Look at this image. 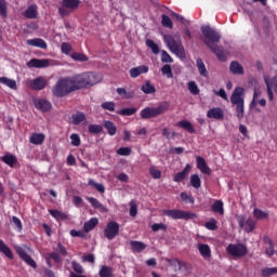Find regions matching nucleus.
<instances>
[{"label": "nucleus", "instance_id": "14", "mask_svg": "<svg viewBox=\"0 0 277 277\" xmlns=\"http://www.w3.org/2000/svg\"><path fill=\"white\" fill-rule=\"evenodd\" d=\"M28 68H49L51 60L49 58H32L27 63Z\"/></svg>", "mask_w": 277, "mask_h": 277}, {"label": "nucleus", "instance_id": "28", "mask_svg": "<svg viewBox=\"0 0 277 277\" xmlns=\"http://www.w3.org/2000/svg\"><path fill=\"white\" fill-rule=\"evenodd\" d=\"M229 70L233 75H243V66L239 62H232L229 65Z\"/></svg>", "mask_w": 277, "mask_h": 277}, {"label": "nucleus", "instance_id": "50", "mask_svg": "<svg viewBox=\"0 0 277 277\" xmlns=\"http://www.w3.org/2000/svg\"><path fill=\"white\" fill-rule=\"evenodd\" d=\"M275 274H277V266L276 267H267V268H263L262 269V276L263 277H269V276H274Z\"/></svg>", "mask_w": 277, "mask_h": 277}, {"label": "nucleus", "instance_id": "12", "mask_svg": "<svg viewBox=\"0 0 277 277\" xmlns=\"http://www.w3.org/2000/svg\"><path fill=\"white\" fill-rule=\"evenodd\" d=\"M16 252L22 261H24L27 265L32 267V269H36L38 267V264L34 259H31V255L27 254V251L23 249L22 247L16 248Z\"/></svg>", "mask_w": 277, "mask_h": 277}, {"label": "nucleus", "instance_id": "37", "mask_svg": "<svg viewBox=\"0 0 277 277\" xmlns=\"http://www.w3.org/2000/svg\"><path fill=\"white\" fill-rule=\"evenodd\" d=\"M2 161L6 163V166H10V168H14V163H16V156L13 155H5L2 157Z\"/></svg>", "mask_w": 277, "mask_h": 277}, {"label": "nucleus", "instance_id": "32", "mask_svg": "<svg viewBox=\"0 0 277 277\" xmlns=\"http://www.w3.org/2000/svg\"><path fill=\"white\" fill-rule=\"evenodd\" d=\"M44 142V134L42 133H34L30 136V144H35L36 146H40Z\"/></svg>", "mask_w": 277, "mask_h": 277}, {"label": "nucleus", "instance_id": "3", "mask_svg": "<svg viewBox=\"0 0 277 277\" xmlns=\"http://www.w3.org/2000/svg\"><path fill=\"white\" fill-rule=\"evenodd\" d=\"M76 90H81V88H90L96 85L101 81V76L94 72H84L72 77Z\"/></svg>", "mask_w": 277, "mask_h": 277}, {"label": "nucleus", "instance_id": "64", "mask_svg": "<svg viewBox=\"0 0 277 277\" xmlns=\"http://www.w3.org/2000/svg\"><path fill=\"white\" fill-rule=\"evenodd\" d=\"M130 215L131 217H135L137 215V205L133 200L130 202Z\"/></svg>", "mask_w": 277, "mask_h": 277}, {"label": "nucleus", "instance_id": "38", "mask_svg": "<svg viewBox=\"0 0 277 277\" xmlns=\"http://www.w3.org/2000/svg\"><path fill=\"white\" fill-rule=\"evenodd\" d=\"M50 215L55 220H66L68 215L60 210H49Z\"/></svg>", "mask_w": 277, "mask_h": 277}, {"label": "nucleus", "instance_id": "57", "mask_svg": "<svg viewBox=\"0 0 277 277\" xmlns=\"http://www.w3.org/2000/svg\"><path fill=\"white\" fill-rule=\"evenodd\" d=\"M98 274L101 277H111V268L108 266H102Z\"/></svg>", "mask_w": 277, "mask_h": 277}, {"label": "nucleus", "instance_id": "23", "mask_svg": "<svg viewBox=\"0 0 277 277\" xmlns=\"http://www.w3.org/2000/svg\"><path fill=\"white\" fill-rule=\"evenodd\" d=\"M26 42L29 47H37L38 49H47V41L40 38L28 39Z\"/></svg>", "mask_w": 277, "mask_h": 277}, {"label": "nucleus", "instance_id": "22", "mask_svg": "<svg viewBox=\"0 0 277 277\" xmlns=\"http://www.w3.org/2000/svg\"><path fill=\"white\" fill-rule=\"evenodd\" d=\"M96 226H98V219L92 217L83 224V230L84 233H90L91 230H94Z\"/></svg>", "mask_w": 277, "mask_h": 277}, {"label": "nucleus", "instance_id": "20", "mask_svg": "<svg viewBox=\"0 0 277 277\" xmlns=\"http://www.w3.org/2000/svg\"><path fill=\"white\" fill-rule=\"evenodd\" d=\"M197 161V168L198 170H200V172H202V174H211V168H209V166H207V161L205 160V158L197 156L196 158Z\"/></svg>", "mask_w": 277, "mask_h": 277}, {"label": "nucleus", "instance_id": "19", "mask_svg": "<svg viewBox=\"0 0 277 277\" xmlns=\"http://www.w3.org/2000/svg\"><path fill=\"white\" fill-rule=\"evenodd\" d=\"M34 105L36 109H39L40 111H51V102L47 100H35Z\"/></svg>", "mask_w": 277, "mask_h": 277}, {"label": "nucleus", "instance_id": "39", "mask_svg": "<svg viewBox=\"0 0 277 277\" xmlns=\"http://www.w3.org/2000/svg\"><path fill=\"white\" fill-rule=\"evenodd\" d=\"M89 185L91 187H94L100 194H105V185L96 183V181H94L93 179L89 180Z\"/></svg>", "mask_w": 277, "mask_h": 277}, {"label": "nucleus", "instance_id": "5", "mask_svg": "<svg viewBox=\"0 0 277 277\" xmlns=\"http://www.w3.org/2000/svg\"><path fill=\"white\" fill-rule=\"evenodd\" d=\"M170 109V102H162L157 107H145L141 110V118L143 120H150V118H157Z\"/></svg>", "mask_w": 277, "mask_h": 277}, {"label": "nucleus", "instance_id": "55", "mask_svg": "<svg viewBox=\"0 0 277 277\" xmlns=\"http://www.w3.org/2000/svg\"><path fill=\"white\" fill-rule=\"evenodd\" d=\"M131 153V147H120L119 149H117V155H120V157H129Z\"/></svg>", "mask_w": 277, "mask_h": 277}, {"label": "nucleus", "instance_id": "35", "mask_svg": "<svg viewBox=\"0 0 277 277\" xmlns=\"http://www.w3.org/2000/svg\"><path fill=\"white\" fill-rule=\"evenodd\" d=\"M177 127H181L182 129H185V131H188V133H195L194 126H192V122L187 120H183L177 122Z\"/></svg>", "mask_w": 277, "mask_h": 277}, {"label": "nucleus", "instance_id": "33", "mask_svg": "<svg viewBox=\"0 0 277 277\" xmlns=\"http://www.w3.org/2000/svg\"><path fill=\"white\" fill-rule=\"evenodd\" d=\"M141 90L144 94H155V92H157V89H155V85H153L149 80L142 85Z\"/></svg>", "mask_w": 277, "mask_h": 277}, {"label": "nucleus", "instance_id": "4", "mask_svg": "<svg viewBox=\"0 0 277 277\" xmlns=\"http://www.w3.org/2000/svg\"><path fill=\"white\" fill-rule=\"evenodd\" d=\"M163 40L168 49L171 51V53H174L176 57H180V60H185V57H187L185 54V48L183 47V41H181L180 37L174 39V37L171 35H164Z\"/></svg>", "mask_w": 277, "mask_h": 277}, {"label": "nucleus", "instance_id": "56", "mask_svg": "<svg viewBox=\"0 0 277 277\" xmlns=\"http://www.w3.org/2000/svg\"><path fill=\"white\" fill-rule=\"evenodd\" d=\"M71 146H81V137L77 133L70 135Z\"/></svg>", "mask_w": 277, "mask_h": 277}, {"label": "nucleus", "instance_id": "21", "mask_svg": "<svg viewBox=\"0 0 277 277\" xmlns=\"http://www.w3.org/2000/svg\"><path fill=\"white\" fill-rule=\"evenodd\" d=\"M197 248L205 261H209V259H211V247H209V245L199 243Z\"/></svg>", "mask_w": 277, "mask_h": 277}, {"label": "nucleus", "instance_id": "13", "mask_svg": "<svg viewBox=\"0 0 277 277\" xmlns=\"http://www.w3.org/2000/svg\"><path fill=\"white\" fill-rule=\"evenodd\" d=\"M230 103L232 105H243L245 101H243V88L241 87H237L232 96H230Z\"/></svg>", "mask_w": 277, "mask_h": 277}, {"label": "nucleus", "instance_id": "46", "mask_svg": "<svg viewBox=\"0 0 277 277\" xmlns=\"http://www.w3.org/2000/svg\"><path fill=\"white\" fill-rule=\"evenodd\" d=\"M161 25L162 27H167L168 29H172L174 27V24H172V19L166 14L162 15Z\"/></svg>", "mask_w": 277, "mask_h": 277}, {"label": "nucleus", "instance_id": "8", "mask_svg": "<svg viewBox=\"0 0 277 277\" xmlns=\"http://www.w3.org/2000/svg\"><path fill=\"white\" fill-rule=\"evenodd\" d=\"M227 253L230 254V256H234L235 259H242V256H246L248 254V247L243 243H230L227 246Z\"/></svg>", "mask_w": 277, "mask_h": 277}, {"label": "nucleus", "instance_id": "17", "mask_svg": "<svg viewBox=\"0 0 277 277\" xmlns=\"http://www.w3.org/2000/svg\"><path fill=\"white\" fill-rule=\"evenodd\" d=\"M31 90H44L47 88V78L38 77L30 81Z\"/></svg>", "mask_w": 277, "mask_h": 277}, {"label": "nucleus", "instance_id": "41", "mask_svg": "<svg viewBox=\"0 0 277 277\" xmlns=\"http://www.w3.org/2000/svg\"><path fill=\"white\" fill-rule=\"evenodd\" d=\"M188 90L190 94H193L194 96H198V94H200V89L198 88V84L196 83V81L188 82Z\"/></svg>", "mask_w": 277, "mask_h": 277}, {"label": "nucleus", "instance_id": "36", "mask_svg": "<svg viewBox=\"0 0 277 277\" xmlns=\"http://www.w3.org/2000/svg\"><path fill=\"white\" fill-rule=\"evenodd\" d=\"M190 185L195 189H200V187L202 186V182L200 181V176L198 174H193L190 176Z\"/></svg>", "mask_w": 277, "mask_h": 277}, {"label": "nucleus", "instance_id": "44", "mask_svg": "<svg viewBox=\"0 0 277 277\" xmlns=\"http://www.w3.org/2000/svg\"><path fill=\"white\" fill-rule=\"evenodd\" d=\"M161 72L167 77V79H172V77H174V74H172V67L168 64L162 66Z\"/></svg>", "mask_w": 277, "mask_h": 277}, {"label": "nucleus", "instance_id": "51", "mask_svg": "<svg viewBox=\"0 0 277 277\" xmlns=\"http://www.w3.org/2000/svg\"><path fill=\"white\" fill-rule=\"evenodd\" d=\"M161 62L163 64H172L174 62V60L172 58V56H170V54H168L166 52V50L161 51Z\"/></svg>", "mask_w": 277, "mask_h": 277}, {"label": "nucleus", "instance_id": "9", "mask_svg": "<svg viewBox=\"0 0 277 277\" xmlns=\"http://www.w3.org/2000/svg\"><path fill=\"white\" fill-rule=\"evenodd\" d=\"M119 233H120V224H118V222L111 221L107 223L106 228L104 230V235L106 239L111 241V239H116V237H118Z\"/></svg>", "mask_w": 277, "mask_h": 277}, {"label": "nucleus", "instance_id": "48", "mask_svg": "<svg viewBox=\"0 0 277 277\" xmlns=\"http://www.w3.org/2000/svg\"><path fill=\"white\" fill-rule=\"evenodd\" d=\"M205 227L208 230H217V221H215V219H210L208 222L205 223Z\"/></svg>", "mask_w": 277, "mask_h": 277}, {"label": "nucleus", "instance_id": "61", "mask_svg": "<svg viewBox=\"0 0 277 277\" xmlns=\"http://www.w3.org/2000/svg\"><path fill=\"white\" fill-rule=\"evenodd\" d=\"M61 50H62V53H64L65 55H68V53L72 51V45H70V43L68 42H63L61 44Z\"/></svg>", "mask_w": 277, "mask_h": 277}, {"label": "nucleus", "instance_id": "31", "mask_svg": "<svg viewBox=\"0 0 277 277\" xmlns=\"http://www.w3.org/2000/svg\"><path fill=\"white\" fill-rule=\"evenodd\" d=\"M0 252H2V254H5L8 259H14V253H12V250L10 249V247H8V245H5V242H3V240H0Z\"/></svg>", "mask_w": 277, "mask_h": 277}, {"label": "nucleus", "instance_id": "62", "mask_svg": "<svg viewBox=\"0 0 277 277\" xmlns=\"http://www.w3.org/2000/svg\"><path fill=\"white\" fill-rule=\"evenodd\" d=\"M181 199L184 200V202H189L190 205H194L196 200L192 195H187V193H181Z\"/></svg>", "mask_w": 277, "mask_h": 277}, {"label": "nucleus", "instance_id": "27", "mask_svg": "<svg viewBox=\"0 0 277 277\" xmlns=\"http://www.w3.org/2000/svg\"><path fill=\"white\" fill-rule=\"evenodd\" d=\"M196 66L201 77H209V71L207 70V66L205 65V62L202 61V58L196 60Z\"/></svg>", "mask_w": 277, "mask_h": 277}, {"label": "nucleus", "instance_id": "49", "mask_svg": "<svg viewBox=\"0 0 277 277\" xmlns=\"http://www.w3.org/2000/svg\"><path fill=\"white\" fill-rule=\"evenodd\" d=\"M101 107L106 111H116V103L114 102H104L101 104Z\"/></svg>", "mask_w": 277, "mask_h": 277}, {"label": "nucleus", "instance_id": "16", "mask_svg": "<svg viewBox=\"0 0 277 277\" xmlns=\"http://www.w3.org/2000/svg\"><path fill=\"white\" fill-rule=\"evenodd\" d=\"M88 202L93 207V209H96L97 211H101V213H109V209L101 203L98 199L94 197H87Z\"/></svg>", "mask_w": 277, "mask_h": 277}, {"label": "nucleus", "instance_id": "40", "mask_svg": "<svg viewBox=\"0 0 277 277\" xmlns=\"http://www.w3.org/2000/svg\"><path fill=\"white\" fill-rule=\"evenodd\" d=\"M236 116H237L238 120H243V117L246 116L245 104L236 105Z\"/></svg>", "mask_w": 277, "mask_h": 277}, {"label": "nucleus", "instance_id": "60", "mask_svg": "<svg viewBox=\"0 0 277 277\" xmlns=\"http://www.w3.org/2000/svg\"><path fill=\"white\" fill-rule=\"evenodd\" d=\"M261 96V90L254 89L253 93V100L251 101L250 107L253 109V107H256V101Z\"/></svg>", "mask_w": 277, "mask_h": 277}, {"label": "nucleus", "instance_id": "10", "mask_svg": "<svg viewBox=\"0 0 277 277\" xmlns=\"http://www.w3.org/2000/svg\"><path fill=\"white\" fill-rule=\"evenodd\" d=\"M239 228H243L246 233H252L256 228V221L248 219L246 221L245 215H239L237 217Z\"/></svg>", "mask_w": 277, "mask_h": 277}, {"label": "nucleus", "instance_id": "47", "mask_svg": "<svg viewBox=\"0 0 277 277\" xmlns=\"http://www.w3.org/2000/svg\"><path fill=\"white\" fill-rule=\"evenodd\" d=\"M137 113V108H123L121 110H117L119 116H133V114Z\"/></svg>", "mask_w": 277, "mask_h": 277}, {"label": "nucleus", "instance_id": "2", "mask_svg": "<svg viewBox=\"0 0 277 277\" xmlns=\"http://www.w3.org/2000/svg\"><path fill=\"white\" fill-rule=\"evenodd\" d=\"M75 91H77V87L75 84L74 78H64L56 82L52 89V94L58 98H63V96H66L67 94H70V92Z\"/></svg>", "mask_w": 277, "mask_h": 277}, {"label": "nucleus", "instance_id": "6", "mask_svg": "<svg viewBox=\"0 0 277 277\" xmlns=\"http://www.w3.org/2000/svg\"><path fill=\"white\" fill-rule=\"evenodd\" d=\"M79 5H81V0H62L61 6L58 8V14L61 18H66V16H70L71 12H75V10H79Z\"/></svg>", "mask_w": 277, "mask_h": 277}, {"label": "nucleus", "instance_id": "24", "mask_svg": "<svg viewBox=\"0 0 277 277\" xmlns=\"http://www.w3.org/2000/svg\"><path fill=\"white\" fill-rule=\"evenodd\" d=\"M131 250L132 252H144L146 250V243L137 240H131L130 241Z\"/></svg>", "mask_w": 277, "mask_h": 277}, {"label": "nucleus", "instance_id": "25", "mask_svg": "<svg viewBox=\"0 0 277 277\" xmlns=\"http://www.w3.org/2000/svg\"><path fill=\"white\" fill-rule=\"evenodd\" d=\"M25 18H38V5L31 4L24 12Z\"/></svg>", "mask_w": 277, "mask_h": 277}, {"label": "nucleus", "instance_id": "53", "mask_svg": "<svg viewBox=\"0 0 277 277\" xmlns=\"http://www.w3.org/2000/svg\"><path fill=\"white\" fill-rule=\"evenodd\" d=\"M71 60H75L76 62H88V56H85V54H81V53H72L70 55Z\"/></svg>", "mask_w": 277, "mask_h": 277}, {"label": "nucleus", "instance_id": "34", "mask_svg": "<svg viewBox=\"0 0 277 277\" xmlns=\"http://www.w3.org/2000/svg\"><path fill=\"white\" fill-rule=\"evenodd\" d=\"M214 213H220V215H224V202L222 200H216L211 207Z\"/></svg>", "mask_w": 277, "mask_h": 277}, {"label": "nucleus", "instance_id": "15", "mask_svg": "<svg viewBox=\"0 0 277 277\" xmlns=\"http://www.w3.org/2000/svg\"><path fill=\"white\" fill-rule=\"evenodd\" d=\"M207 118H211L213 120H224V109L221 107H213L208 110Z\"/></svg>", "mask_w": 277, "mask_h": 277}, {"label": "nucleus", "instance_id": "52", "mask_svg": "<svg viewBox=\"0 0 277 277\" xmlns=\"http://www.w3.org/2000/svg\"><path fill=\"white\" fill-rule=\"evenodd\" d=\"M0 16L3 18L8 16V2L5 0H0Z\"/></svg>", "mask_w": 277, "mask_h": 277}, {"label": "nucleus", "instance_id": "11", "mask_svg": "<svg viewBox=\"0 0 277 277\" xmlns=\"http://www.w3.org/2000/svg\"><path fill=\"white\" fill-rule=\"evenodd\" d=\"M264 81L266 83L268 98L269 101H274V91L277 93V76L272 79L265 76Z\"/></svg>", "mask_w": 277, "mask_h": 277}, {"label": "nucleus", "instance_id": "18", "mask_svg": "<svg viewBox=\"0 0 277 277\" xmlns=\"http://www.w3.org/2000/svg\"><path fill=\"white\" fill-rule=\"evenodd\" d=\"M146 72H148V66L141 65V66L133 67L130 69V77L132 79H137V77H140V75H146Z\"/></svg>", "mask_w": 277, "mask_h": 277}, {"label": "nucleus", "instance_id": "63", "mask_svg": "<svg viewBox=\"0 0 277 277\" xmlns=\"http://www.w3.org/2000/svg\"><path fill=\"white\" fill-rule=\"evenodd\" d=\"M71 266L76 274H83V266H81V264H79L77 261H72Z\"/></svg>", "mask_w": 277, "mask_h": 277}, {"label": "nucleus", "instance_id": "7", "mask_svg": "<svg viewBox=\"0 0 277 277\" xmlns=\"http://www.w3.org/2000/svg\"><path fill=\"white\" fill-rule=\"evenodd\" d=\"M163 215L172 217V220H194L196 213L183 211V210H163Z\"/></svg>", "mask_w": 277, "mask_h": 277}, {"label": "nucleus", "instance_id": "54", "mask_svg": "<svg viewBox=\"0 0 277 277\" xmlns=\"http://www.w3.org/2000/svg\"><path fill=\"white\" fill-rule=\"evenodd\" d=\"M151 230L154 233H159V230H168V226L163 223H155L151 225Z\"/></svg>", "mask_w": 277, "mask_h": 277}, {"label": "nucleus", "instance_id": "26", "mask_svg": "<svg viewBox=\"0 0 277 277\" xmlns=\"http://www.w3.org/2000/svg\"><path fill=\"white\" fill-rule=\"evenodd\" d=\"M0 83L2 85H6V88H10V90H17L16 80L10 79L8 77H0Z\"/></svg>", "mask_w": 277, "mask_h": 277}, {"label": "nucleus", "instance_id": "43", "mask_svg": "<svg viewBox=\"0 0 277 277\" xmlns=\"http://www.w3.org/2000/svg\"><path fill=\"white\" fill-rule=\"evenodd\" d=\"M146 47H148V49H151V53H154V55L159 54V45H157V43H155V41L147 39Z\"/></svg>", "mask_w": 277, "mask_h": 277}, {"label": "nucleus", "instance_id": "45", "mask_svg": "<svg viewBox=\"0 0 277 277\" xmlns=\"http://www.w3.org/2000/svg\"><path fill=\"white\" fill-rule=\"evenodd\" d=\"M89 133L93 135H98V133H103V126L101 124H90L89 126Z\"/></svg>", "mask_w": 277, "mask_h": 277}, {"label": "nucleus", "instance_id": "59", "mask_svg": "<svg viewBox=\"0 0 277 277\" xmlns=\"http://www.w3.org/2000/svg\"><path fill=\"white\" fill-rule=\"evenodd\" d=\"M149 174H151L153 179H161V171L157 167H150Z\"/></svg>", "mask_w": 277, "mask_h": 277}, {"label": "nucleus", "instance_id": "42", "mask_svg": "<svg viewBox=\"0 0 277 277\" xmlns=\"http://www.w3.org/2000/svg\"><path fill=\"white\" fill-rule=\"evenodd\" d=\"M71 120H72V124H81V122H83V120H85V114L77 113V114L72 115Z\"/></svg>", "mask_w": 277, "mask_h": 277}, {"label": "nucleus", "instance_id": "58", "mask_svg": "<svg viewBox=\"0 0 277 277\" xmlns=\"http://www.w3.org/2000/svg\"><path fill=\"white\" fill-rule=\"evenodd\" d=\"M253 215L256 220H266L267 217V213L259 209H254Z\"/></svg>", "mask_w": 277, "mask_h": 277}, {"label": "nucleus", "instance_id": "1", "mask_svg": "<svg viewBox=\"0 0 277 277\" xmlns=\"http://www.w3.org/2000/svg\"><path fill=\"white\" fill-rule=\"evenodd\" d=\"M201 32L205 37L203 43L214 55H216L219 62H226V58L229 55L228 50H224V48L217 45L220 40H222V35L217 32L211 26H201Z\"/></svg>", "mask_w": 277, "mask_h": 277}, {"label": "nucleus", "instance_id": "29", "mask_svg": "<svg viewBox=\"0 0 277 277\" xmlns=\"http://www.w3.org/2000/svg\"><path fill=\"white\" fill-rule=\"evenodd\" d=\"M117 94H119V96H121V98H134L135 97V91H133V90L127 91V89H124V88H118Z\"/></svg>", "mask_w": 277, "mask_h": 277}, {"label": "nucleus", "instance_id": "30", "mask_svg": "<svg viewBox=\"0 0 277 277\" xmlns=\"http://www.w3.org/2000/svg\"><path fill=\"white\" fill-rule=\"evenodd\" d=\"M104 128L108 131V135H116L118 128L116 127V123L109 121V120H105L104 121Z\"/></svg>", "mask_w": 277, "mask_h": 277}]
</instances>
